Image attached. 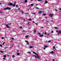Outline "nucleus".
<instances>
[{"label": "nucleus", "instance_id": "f257e3e1", "mask_svg": "<svg viewBox=\"0 0 61 61\" xmlns=\"http://www.w3.org/2000/svg\"><path fill=\"white\" fill-rule=\"evenodd\" d=\"M11 9V8L7 7L6 8H4V10H10Z\"/></svg>", "mask_w": 61, "mask_h": 61}, {"label": "nucleus", "instance_id": "f03ea898", "mask_svg": "<svg viewBox=\"0 0 61 61\" xmlns=\"http://www.w3.org/2000/svg\"><path fill=\"white\" fill-rule=\"evenodd\" d=\"M9 25V24H6V26L7 27V28H10V27H9V26H8V25Z\"/></svg>", "mask_w": 61, "mask_h": 61}, {"label": "nucleus", "instance_id": "7ed1b4c3", "mask_svg": "<svg viewBox=\"0 0 61 61\" xmlns=\"http://www.w3.org/2000/svg\"><path fill=\"white\" fill-rule=\"evenodd\" d=\"M8 5H10V6H11V5H13V3H9Z\"/></svg>", "mask_w": 61, "mask_h": 61}, {"label": "nucleus", "instance_id": "20e7f679", "mask_svg": "<svg viewBox=\"0 0 61 61\" xmlns=\"http://www.w3.org/2000/svg\"><path fill=\"white\" fill-rule=\"evenodd\" d=\"M25 42H27V45H29V43H29V42L28 41H25Z\"/></svg>", "mask_w": 61, "mask_h": 61}, {"label": "nucleus", "instance_id": "39448f33", "mask_svg": "<svg viewBox=\"0 0 61 61\" xmlns=\"http://www.w3.org/2000/svg\"><path fill=\"white\" fill-rule=\"evenodd\" d=\"M53 15H54L51 14H49V16H51V17H52V16Z\"/></svg>", "mask_w": 61, "mask_h": 61}, {"label": "nucleus", "instance_id": "423d86ee", "mask_svg": "<svg viewBox=\"0 0 61 61\" xmlns=\"http://www.w3.org/2000/svg\"><path fill=\"white\" fill-rule=\"evenodd\" d=\"M44 36V35H40V37H43Z\"/></svg>", "mask_w": 61, "mask_h": 61}, {"label": "nucleus", "instance_id": "0eeeda50", "mask_svg": "<svg viewBox=\"0 0 61 61\" xmlns=\"http://www.w3.org/2000/svg\"><path fill=\"white\" fill-rule=\"evenodd\" d=\"M41 13H42V12L41 11H39V14H41Z\"/></svg>", "mask_w": 61, "mask_h": 61}, {"label": "nucleus", "instance_id": "6e6552de", "mask_svg": "<svg viewBox=\"0 0 61 61\" xmlns=\"http://www.w3.org/2000/svg\"><path fill=\"white\" fill-rule=\"evenodd\" d=\"M34 47V46H30L29 47V48H33V47Z\"/></svg>", "mask_w": 61, "mask_h": 61}, {"label": "nucleus", "instance_id": "1a4fd4ad", "mask_svg": "<svg viewBox=\"0 0 61 61\" xmlns=\"http://www.w3.org/2000/svg\"><path fill=\"white\" fill-rule=\"evenodd\" d=\"M45 2V4H47V3H48V2H47V1L46 0Z\"/></svg>", "mask_w": 61, "mask_h": 61}, {"label": "nucleus", "instance_id": "9d476101", "mask_svg": "<svg viewBox=\"0 0 61 61\" xmlns=\"http://www.w3.org/2000/svg\"><path fill=\"white\" fill-rule=\"evenodd\" d=\"M28 36H29V35H27V36L26 35L25 36V37L26 38H27V37H28Z\"/></svg>", "mask_w": 61, "mask_h": 61}, {"label": "nucleus", "instance_id": "9b49d317", "mask_svg": "<svg viewBox=\"0 0 61 61\" xmlns=\"http://www.w3.org/2000/svg\"><path fill=\"white\" fill-rule=\"evenodd\" d=\"M17 55H18V56H19V55H20V53L19 52H18L17 53Z\"/></svg>", "mask_w": 61, "mask_h": 61}, {"label": "nucleus", "instance_id": "f8f14e48", "mask_svg": "<svg viewBox=\"0 0 61 61\" xmlns=\"http://www.w3.org/2000/svg\"><path fill=\"white\" fill-rule=\"evenodd\" d=\"M30 5L32 6H34V4H31Z\"/></svg>", "mask_w": 61, "mask_h": 61}, {"label": "nucleus", "instance_id": "ddd939ff", "mask_svg": "<svg viewBox=\"0 0 61 61\" xmlns=\"http://www.w3.org/2000/svg\"><path fill=\"white\" fill-rule=\"evenodd\" d=\"M3 56L5 57V58H6V55H5Z\"/></svg>", "mask_w": 61, "mask_h": 61}, {"label": "nucleus", "instance_id": "4468645a", "mask_svg": "<svg viewBox=\"0 0 61 61\" xmlns=\"http://www.w3.org/2000/svg\"><path fill=\"white\" fill-rule=\"evenodd\" d=\"M46 42H48V43H50L51 42V41L50 40L48 41H46Z\"/></svg>", "mask_w": 61, "mask_h": 61}, {"label": "nucleus", "instance_id": "2eb2a0df", "mask_svg": "<svg viewBox=\"0 0 61 61\" xmlns=\"http://www.w3.org/2000/svg\"><path fill=\"white\" fill-rule=\"evenodd\" d=\"M0 51V52H1V53H4V51Z\"/></svg>", "mask_w": 61, "mask_h": 61}, {"label": "nucleus", "instance_id": "dca6fc26", "mask_svg": "<svg viewBox=\"0 0 61 61\" xmlns=\"http://www.w3.org/2000/svg\"><path fill=\"white\" fill-rule=\"evenodd\" d=\"M37 1L39 2H42V0H37Z\"/></svg>", "mask_w": 61, "mask_h": 61}, {"label": "nucleus", "instance_id": "f3484780", "mask_svg": "<svg viewBox=\"0 0 61 61\" xmlns=\"http://www.w3.org/2000/svg\"><path fill=\"white\" fill-rule=\"evenodd\" d=\"M27 0H25V3H27Z\"/></svg>", "mask_w": 61, "mask_h": 61}, {"label": "nucleus", "instance_id": "a211bd4d", "mask_svg": "<svg viewBox=\"0 0 61 61\" xmlns=\"http://www.w3.org/2000/svg\"><path fill=\"white\" fill-rule=\"evenodd\" d=\"M59 33L61 34V30H59Z\"/></svg>", "mask_w": 61, "mask_h": 61}, {"label": "nucleus", "instance_id": "6ab92c4d", "mask_svg": "<svg viewBox=\"0 0 61 61\" xmlns=\"http://www.w3.org/2000/svg\"><path fill=\"white\" fill-rule=\"evenodd\" d=\"M28 54H31V52L29 51L27 52Z\"/></svg>", "mask_w": 61, "mask_h": 61}, {"label": "nucleus", "instance_id": "aec40b11", "mask_svg": "<svg viewBox=\"0 0 61 61\" xmlns=\"http://www.w3.org/2000/svg\"><path fill=\"white\" fill-rule=\"evenodd\" d=\"M28 14H29V13H26L25 14V15H28Z\"/></svg>", "mask_w": 61, "mask_h": 61}, {"label": "nucleus", "instance_id": "412c9836", "mask_svg": "<svg viewBox=\"0 0 61 61\" xmlns=\"http://www.w3.org/2000/svg\"><path fill=\"white\" fill-rule=\"evenodd\" d=\"M45 47H46V48H47V47H48V46H46L45 45Z\"/></svg>", "mask_w": 61, "mask_h": 61}, {"label": "nucleus", "instance_id": "4be33fe9", "mask_svg": "<svg viewBox=\"0 0 61 61\" xmlns=\"http://www.w3.org/2000/svg\"><path fill=\"white\" fill-rule=\"evenodd\" d=\"M54 53V52L53 51H51L50 53Z\"/></svg>", "mask_w": 61, "mask_h": 61}, {"label": "nucleus", "instance_id": "5701e85b", "mask_svg": "<svg viewBox=\"0 0 61 61\" xmlns=\"http://www.w3.org/2000/svg\"><path fill=\"white\" fill-rule=\"evenodd\" d=\"M33 32L34 33H35V32H36V30H34Z\"/></svg>", "mask_w": 61, "mask_h": 61}, {"label": "nucleus", "instance_id": "b1692460", "mask_svg": "<svg viewBox=\"0 0 61 61\" xmlns=\"http://www.w3.org/2000/svg\"><path fill=\"white\" fill-rule=\"evenodd\" d=\"M12 5L13 7H15V5L14 4H13Z\"/></svg>", "mask_w": 61, "mask_h": 61}, {"label": "nucleus", "instance_id": "393cba45", "mask_svg": "<svg viewBox=\"0 0 61 61\" xmlns=\"http://www.w3.org/2000/svg\"><path fill=\"white\" fill-rule=\"evenodd\" d=\"M37 56L38 59H39V57L38 56V55H37Z\"/></svg>", "mask_w": 61, "mask_h": 61}, {"label": "nucleus", "instance_id": "a878e982", "mask_svg": "<svg viewBox=\"0 0 61 61\" xmlns=\"http://www.w3.org/2000/svg\"><path fill=\"white\" fill-rule=\"evenodd\" d=\"M54 28L56 29H57V27H54Z\"/></svg>", "mask_w": 61, "mask_h": 61}, {"label": "nucleus", "instance_id": "bb28decb", "mask_svg": "<svg viewBox=\"0 0 61 61\" xmlns=\"http://www.w3.org/2000/svg\"><path fill=\"white\" fill-rule=\"evenodd\" d=\"M21 13H22V15H23V14L24 13V12H23V11H21Z\"/></svg>", "mask_w": 61, "mask_h": 61}, {"label": "nucleus", "instance_id": "cd10ccee", "mask_svg": "<svg viewBox=\"0 0 61 61\" xmlns=\"http://www.w3.org/2000/svg\"><path fill=\"white\" fill-rule=\"evenodd\" d=\"M31 20H32V19H31V18H30L29 19V20L30 21H31Z\"/></svg>", "mask_w": 61, "mask_h": 61}, {"label": "nucleus", "instance_id": "c85d7f7f", "mask_svg": "<svg viewBox=\"0 0 61 61\" xmlns=\"http://www.w3.org/2000/svg\"><path fill=\"white\" fill-rule=\"evenodd\" d=\"M43 15H44V16H45V15H46V14L44 13V14H43Z\"/></svg>", "mask_w": 61, "mask_h": 61}, {"label": "nucleus", "instance_id": "c756f323", "mask_svg": "<svg viewBox=\"0 0 61 61\" xmlns=\"http://www.w3.org/2000/svg\"><path fill=\"white\" fill-rule=\"evenodd\" d=\"M45 35H46V32H45Z\"/></svg>", "mask_w": 61, "mask_h": 61}, {"label": "nucleus", "instance_id": "7c9ffc66", "mask_svg": "<svg viewBox=\"0 0 61 61\" xmlns=\"http://www.w3.org/2000/svg\"><path fill=\"white\" fill-rule=\"evenodd\" d=\"M53 49H56V48L55 47V46H53Z\"/></svg>", "mask_w": 61, "mask_h": 61}, {"label": "nucleus", "instance_id": "2f4dec72", "mask_svg": "<svg viewBox=\"0 0 61 61\" xmlns=\"http://www.w3.org/2000/svg\"><path fill=\"white\" fill-rule=\"evenodd\" d=\"M15 4H16V2H14V5H15Z\"/></svg>", "mask_w": 61, "mask_h": 61}, {"label": "nucleus", "instance_id": "473e14b6", "mask_svg": "<svg viewBox=\"0 0 61 61\" xmlns=\"http://www.w3.org/2000/svg\"><path fill=\"white\" fill-rule=\"evenodd\" d=\"M15 55H13L12 56V57H15Z\"/></svg>", "mask_w": 61, "mask_h": 61}, {"label": "nucleus", "instance_id": "72a5a7b5", "mask_svg": "<svg viewBox=\"0 0 61 61\" xmlns=\"http://www.w3.org/2000/svg\"><path fill=\"white\" fill-rule=\"evenodd\" d=\"M1 38L2 39H4V38L3 37H2Z\"/></svg>", "mask_w": 61, "mask_h": 61}, {"label": "nucleus", "instance_id": "f704fd0d", "mask_svg": "<svg viewBox=\"0 0 61 61\" xmlns=\"http://www.w3.org/2000/svg\"><path fill=\"white\" fill-rule=\"evenodd\" d=\"M0 47H2V45L1 44L0 45Z\"/></svg>", "mask_w": 61, "mask_h": 61}, {"label": "nucleus", "instance_id": "c9c22d12", "mask_svg": "<svg viewBox=\"0 0 61 61\" xmlns=\"http://www.w3.org/2000/svg\"><path fill=\"white\" fill-rule=\"evenodd\" d=\"M36 9H39V8H38L37 7H36Z\"/></svg>", "mask_w": 61, "mask_h": 61}, {"label": "nucleus", "instance_id": "e433bc0d", "mask_svg": "<svg viewBox=\"0 0 61 61\" xmlns=\"http://www.w3.org/2000/svg\"><path fill=\"white\" fill-rule=\"evenodd\" d=\"M49 34H50V33H49L47 35V36H49Z\"/></svg>", "mask_w": 61, "mask_h": 61}, {"label": "nucleus", "instance_id": "4c0bfd02", "mask_svg": "<svg viewBox=\"0 0 61 61\" xmlns=\"http://www.w3.org/2000/svg\"><path fill=\"white\" fill-rule=\"evenodd\" d=\"M11 39H12V40H15V39H14V38H11Z\"/></svg>", "mask_w": 61, "mask_h": 61}, {"label": "nucleus", "instance_id": "58836bf2", "mask_svg": "<svg viewBox=\"0 0 61 61\" xmlns=\"http://www.w3.org/2000/svg\"><path fill=\"white\" fill-rule=\"evenodd\" d=\"M38 35H40V34H41V33H38Z\"/></svg>", "mask_w": 61, "mask_h": 61}, {"label": "nucleus", "instance_id": "ea45409f", "mask_svg": "<svg viewBox=\"0 0 61 61\" xmlns=\"http://www.w3.org/2000/svg\"><path fill=\"white\" fill-rule=\"evenodd\" d=\"M5 43V42H4L3 43V45H4Z\"/></svg>", "mask_w": 61, "mask_h": 61}, {"label": "nucleus", "instance_id": "a19ab883", "mask_svg": "<svg viewBox=\"0 0 61 61\" xmlns=\"http://www.w3.org/2000/svg\"><path fill=\"white\" fill-rule=\"evenodd\" d=\"M33 53H34V54H35L36 53V52H35L34 51H33Z\"/></svg>", "mask_w": 61, "mask_h": 61}, {"label": "nucleus", "instance_id": "79ce46f5", "mask_svg": "<svg viewBox=\"0 0 61 61\" xmlns=\"http://www.w3.org/2000/svg\"><path fill=\"white\" fill-rule=\"evenodd\" d=\"M35 55H36V56H37V53H36V52H35Z\"/></svg>", "mask_w": 61, "mask_h": 61}, {"label": "nucleus", "instance_id": "37998d69", "mask_svg": "<svg viewBox=\"0 0 61 61\" xmlns=\"http://www.w3.org/2000/svg\"><path fill=\"white\" fill-rule=\"evenodd\" d=\"M0 13H3V12L0 11Z\"/></svg>", "mask_w": 61, "mask_h": 61}, {"label": "nucleus", "instance_id": "c03bdc74", "mask_svg": "<svg viewBox=\"0 0 61 61\" xmlns=\"http://www.w3.org/2000/svg\"><path fill=\"white\" fill-rule=\"evenodd\" d=\"M23 32V33H24V32H25V30H23L22 31Z\"/></svg>", "mask_w": 61, "mask_h": 61}, {"label": "nucleus", "instance_id": "a18cd8bd", "mask_svg": "<svg viewBox=\"0 0 61 61\" xmlns=\"http://www.w3.org/2000/svg\"><path fill=\"white\" fill-rule=\"evenodd\" d=\"M35 57L36 58H37V56H36V55L35 56Z\"/></svg>", "mask_w": 61, "mask_h": 61}, {"label": "nucleus", "instance_id": "49530a36", "mask_svg": "<svg viewBox=\"0 0 61 61\" xmlns=\"http://www.w3.org/2000/svg\"><path fill=\"white\" fill-rule=\"evenodd\" d=\"M19 19H22L23 18H21V17H20L19 18Z\"/></svg>", "mask_w": 61, "mask_h": 61}, {"label": "nucleus", "instance_id": "de8ad7c7", "mask_svg": "<svg viewBox=\"0 0 61 61\" xmlns=\"http://www.w3.org/2000/svg\"><path fill=\"white\" fill-rule=\"evenodd\" d=\"M20 28L21 29H22V26H20Z\"/></svg>", "mask_w": 61, "mask_h": 61}, {"label": "nucleus", "instance_id": "09e8293b", "mask_svg": "<svg viewBox=\"0 0 61 61\" xmlns=\"http://www.w3.org/2000/svg\"><path fill=\"white\" fill-rule=\"evenodd\" d=\"M35 55H33L32 56H34L35 57Z\"/></svg>", "mask_w": 61, "mask_h": 61}, {"label": "nucleus", "instance_id": "8fccbe9b", "mask_svg": "<svg viewBox=\"0 0 61 61\" xmlns=\"http://www.w3.org/2000/svg\"><path fill=\"white\" fill-rule=\"evenodd\" d=\"M51 32L52 33H54V31H52Z\"/></svg>", "mask_w": 61, "mask_h": 61}, {"label": "nucleus", "instance_id": "3c124183", "mask_svg": "<svg viewBox=\"0 0 61 61\" xmlns=\"http://www.w3.org/2000/svg\"><path fill=\"white\" fill-rule=\"evenodd\" d=\"M32 14L33 15V14H34V15H36V13H32Z\"/></svg>", "mask_w": 61, "mask_h": 61}, {"label": "nucleus", "instance_id": "603ef678", "mask_svg": "<svg viewBox=\"0 0 61 61\" xmlns=\"http://www.w3.org/2000/svg\"><path fill=\"white\" fill-rule=\"evenodd\" d=\"M3 59H4V60H5V58H3Z\"/></svg>", "mask_w": 61, "mask_h": 61}, {"label": "nucleus", "instance_id": "864d4df0", "mask_svg": "<svg viewBox=\"0 0 61 61\" xmlns=\"http://www.w3.org/2000/svg\"><path fill=\"white\" fill-rule=\"evenodd\" d=\"M43 48H44V49H45H45H46V48H45V47H44Z\"/></svg>", "mask_w": 61, "mask_h": 61}, {"label": "nucleus", "instance_id": "5fc2aeb1", "mask_svg": "<svg viewBox=\"0 0 61 61\" xmlns=\"http://www.w3.org/2000/svg\"><path fill=\"white\" fill-rule=\"evenodd\" d=\"M56 32H57V33H58V30H57V31H56Z\"/></svg>", "mask_w": 61, "mask_h": 61}, {"label": "nucleus", "instance_id": "6e6d98bb", "mask_svg": "<svg viewBox=\"0 0 61 61\" xmlns=\"http://www.w3.org/2000/svg\"><path fill=\"white\" fill-rule=\"evenodd\" d=\"M16 7H18V5H16Z\"/></svg>", "mask_w": 61, "mask_h": 61}, {"label": "nucleus", "instance_id": "4d7b16f0", "mask_svg": "<svg viewBox=\"0 0 61 61\" xmlns=\"http://www.w3.org/2000/svg\"><path fill=\"white\" fill-rule=\"evenodd\" d=\"M55 10L56 12L57 11V10H56V9Z\"/></svg>", "mask_w": 61, "mask_h": 61}, {"label": "nucleus", "instance_id": "13d9d810", "mask_svg": "<svg viewBox=\"0 0 61 61\" xmlns=\"http://www.w3.org/2000/svg\"><path fill=\"white\" fill-rule=\"evenodd\" d=\"M20 8H19L18 9V10H20Z\"/></svg>", "mask_w": 61, "mask_h": 61}, {"label": "nucleus", "instance_id": "bf43d9fd", "mask_svg": "<svg viewBox=\"0 0 61 61\" xmlns=\"http://www.w3.org/2000/svg\"><path fill=\"white\" fill-rule=\"evenodd\" d=\"M52 21H53V20H51L50 22H52Z\"/></svg>", "mask_w": 61, "mask_h": 61}, {"label": "nucleus", "instance_id": "052dcab7", "mask_svg": "<svg viewBox=\"0 0 61 61\" xmlns=\"http://www.w3.org/2000/svg\"><path fill=\"white\" fill-rule=\"evenodd\" d=\"M59 10H61V8H60Z\"/></svg>", "mask_w": 61, "mask_h": 61}, {"label": "nucleus", "instance_id": "680f3d73", "mask_svg": "<svg viewBox=\"0 0 61 61\" xmlns=\"http://www.w3.org/2000/svg\"><path fill=\"white\" fill-rule=\"evenodd\" d=\"M36 25H37V23H36Z\"/></svg>", "mask_w": 61, "mask_h": 61}, {"label": "nucleus", "instance_id": "e2e57ef3", "mask_svg": "<svg viewBox=\"0 0 61 61\" xmlns=\"http://www.w3.org/2000/svg\"><path fill=\"white\" fill-rule=\"evenodd\" d=\"M46 21L47 22H48V20H46Z\"/></svg>", "mask_w": 61, "mask_h": 61}, {"label": "nucleus", "instance_id": "0e129e2a", "mask_svg": "<svg viewBox=\"0 0 61 61\" xmlns=\"http://www.w3.org/2000/svg\"><path fill=\"white\" fill-rule=\"evenodd\" d=\"M52 61H55V59H53L52 60Z\"/></svg>", "mask_w": 61, "mask_h": 61}, {"label": "nucleus", "instance_id": "69168bd1", "mask_svg": "<svg viewBox=\"0 0 61 61\" xmlns=\"http://www.w3.org/2000/svg\"><path fill=\"white\" fill-rule=\"evenodd\" d=\"M27 10H28V11H29V9H28Z\"/></svg>", "mask_w": 61, "mask_h": 61}, {"label": "nucleus", "instance_id": "338daca9", "mask_svg": "<svg viewBox=\"0 0 61 61\" xmlns=\"http://www.w3.org/2000/svg\"><path fill=\"white\" fill-rule=\"evenodd\" d=\"M36 5H38V4H36Z\"/></svg>", "mask_w": 61, "mask_h": 61}, {"label": "nucleus", "instance_id": "774afa93", "mask_svg": "<svg viewBox=\"0 0 61 61\" xmlns=\"http://www.w3.org/2000/svg\"><path fill=\"white\" fill-rule=\"evenodd\" d=\"M28 6H30V5H29Z\"/></svg>", "mask_w": 61, "mask_h": 61}]
</instances>
